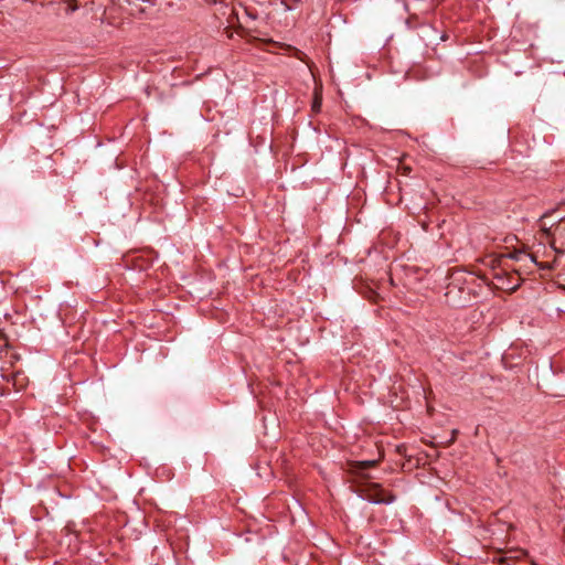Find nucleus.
I'll list each match as a JSON object with an SVG mask.
<instances>
[{"label":"nucleus","mask_w":565,"mask_h":565,"mask_svg":"<svg viewBox=\"0 0 565 565\" xmlns=\"http://www.w3.org/2000/svg\"><path fill=\"white\" fill-rule=\"evenodd\" d=\"M513 239H514V241H516V237H515V236H513L512 238H508V237H505V238H504V242H505V243H509V242H511V241H513Z\"/></svg>","instance_id":"f8f14e48"},{"label":"nucleus","mask_w":565,"mask_h":565,"mask_svg":"<svg viewBox=\"0 0 565 565\" xmlns=\"http://www.w3.org/2000/svg\"><path fill=\"white\" fill-rule=\"evenodd\" d=\"M12 380H13V385L17 386L19 383V388H21L23 386V381L25 380V377L21 373H15V374H13Z\"/></svg>","instance_id":"6e6552de"},{"label":"nucleus","mask_w":565,"mask_h":565,"mask_svg":"<svg viewBox=\"0 0 565 565\" xmlns=\"http://www.w3.org/2000/svg\"><path fill=\"white\" fill-rule=\"evenodd\" d=\"M359 465L362 469H367L370 467H374L376 465V461L375 460H365V461L359 462Z\"/></svg>","instance_id":"1a4fd4ad"},{"label":"nucleus","mask_w":565,"mask_h":565,"mask_svg":"<svg viewBox=\"0 0 565 565\" xmlns=\"http://www.w3.org/2000/svg\"><path fill=\"white\" fill-rule=\"evenodd\" d=\"M522 256H524V253L521 250H509L508 246H497V267L501 266L502 262L507 258L510 259H520Z\"/></svg>","instance_id":"39448f33"},{"label":"nucleus","mask_w":565,"mask_h":565,"mask_svg":"<svg viewBox=\"0 0 565 565\" xmlns=\"http://www.w3.org/2000/svg\"><path fill=\"white\" fill-rule=\"evenodd\" d=\"M520 287V277L518 275H501L497 271V291L513 292Z\"/></svg>","instance_id":"20e7f679"},{"label":"nucleus","mask_w":565,"mask_h":565,"mask_svg":"<svg viewBox=\"0 0 565 565\" xmlns=\"http://www.w3.org/2000/svg\"><path fill=\"white\" fill-rule=\"evenodd\" d=\"M510 541H511V537H508L505 546H508V544H510Z\"/></svg>","instance_id":"dca6fc26"},{"label":"nucleus","mask_w":565,"mask_h":565,"mask_svg":"<svg viewBox=\"0 0 565 565\" xmlns=\"http://www.w3.org/2000/svg\"><path fill=\"white\" fill-rule=\"evenodd\" d=\"M498 525L505 526V522H501V521L497 520V526H498Z\"/></svg>","instance_id":"ddd939ff"},{"label":"nucleus","mask_w":565,"mask_h":565,"mask_svg":"<svg viewBox=\"0 0 565 565\" xmlns=\"http://www.w3.org/2000/svg\"><path fill=\"white\" fill-rule=\"evenodd\" d=\"M510 541H511V537H508L505 546H508V544H510Z\"/></svg>","instance_id":"2eb2a0df"},{"label":"nucleus","mask_w":565,"mask_h":565,"mask_svg":"<svg viewBox=\"0 0 565 565\" xmlns=\"http://www.w3.org/2000/svg\"><path fill=\"white\" fill-rule=\"evenodd\" d=\"M524 555V550L519 547H497V565H514Z\"/></svg>","instance_id":"f03ea898"},{"label":"nucleus","mask_w":565,"mask_h":565,"mask_svg":"<svg viewBox=\"0 0 565 565\" xmlns=\"http://www.w3.org/2000/svg\"><path fill=\"white\" fill-rule=\"evenodd\" d=\"M508 530H510V531H514V530H515V527H514V525H513V524H509V525H508Z\"/></svg>","instance_id":"4468645a"},{"label":"nucleus","mask_w":565,"mask_h":565,"mask_svg":"<svg viewBox=\"0 0 565 565\" xmlns=\"http://www.w3.org/2000/svg\"><path fill=\"white\" fill-rule=\"evenodd\" d=\"M322 98L318 93H315V97L312 100L311 109L315 113H319L321 109Z\"/></svg>","instance_id":"0eeeda50"},{"label":"nucleus","mask_w":565,"mask_h":565,"mask_svg":"<svg viewBox=\"0 0 565 565\" xmlns=\"http://www.w3.org/2000/svg\"><path fill=\"white\" fill-rule=\"evenodd\" d=\"M365 499L374 504H391L395 501V495L385 491L379 483L371 486Z\"/></svg>","instance_id":"7ed1b4c3"},{"label":"nucleus","mask_w":565,"mask_h":565,"mask_svg":"<svg viewBox=\"0 0 565 565\" xmlns=\"http://www.w3.org/2000/svg\"><path fill=\"white\" fill-rule=\"evenodd\" d=\"M542 239L546 241L551 247L561 255L565 254V218L559 220L557 223L542 226Z\"/></svg>","instance_id":"f257e3e1"},{"label":"nucleus","mask_w":565,"mask_h":565,"mask_svg":"<svg viewBox=\"0 0 565 565\" xmlns=\"http://www.w3.org/2000/svg\"><path fill=\"white\" fill-rule=\"evenodd\" d=\"M481 279H482V281H483L488 287H490V288H491V282H492V281H491V279H490L488 276L483 275V276H481Z\"/></svg>","instance_id":"9d476101"},{"label":"nucleus","mask_w":565,"mask_h":565,"mask_svg":"<svg viewBox=\"0 0 565 565\" xmlns=\"http://www.w3.org/2000/svg\"><path fill=\"white\" fill-rule=\"evenodd\" d=\"M488 265L490 266V268L494 267V258L493 257H489Z\"/></svg>","instance_id":"9b49d317"},{"label":"nucleus","mask_w":565,"mask_h":565,"mask_svg":"<svg viewBox=\"0 0 565 565\" xmlns=\"http://www.w3.org/2000/svg\"><path fill=\"white\" fill-rule=\"evenodd\" d=\"M127 1L136 4V7H138L137 10L141 13L145 12V10H146V7H143V4H146L147 7L154 6V0H127Z\"/></svg>","instance_id":"423d86ee"}]
</instances>
